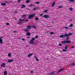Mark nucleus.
I'll list each match as a JSON object with an SVG mask.
<instances>
[{
	"label": "nucleus",
	"mask_w": 75,
	"mask_h": 75,
	"mask_svg": "<svg viewBox=\"0 0 75 75\" xmlns=\"http://www.w3.org/2000/svg\"><path fill=\"white\" fill-rule=\"evenodd\" d=\"M35 40V38H33L30 41V42H29V43L30 44H32V45L34 44H35L34 42H33V41H34Z\"/></svg>",
	"instance_id": "obj_1"
},
{
	"label": "nucleus",
	"mask_w": 75,
	"mask_h": 75,
	"mask_svg": "<svg viewBox=\"0 0 75 75\" xmlns=\"http://www.w3.org/2000/svg\"><path fill=\"white\" fill-rule=\"evenodd\" d=\"M34 17H35V14H33L29 15L28 18V19H31V18H33Z\"/></svg>",
	"instance_id": "obj_2"
},
{
	"label": "nucleus",
	"mask_w": 75,
	"mask_h": 75,
	"mask_svg": "<svg viewBox=\"0 0 75 75\" xmlns=\"http://www.w3.org/2000/svg\"><path fill=\"white\" fill-rule=\"evenodd\" d=\"M61 42L63 44H65V43H67V44H69V43H70V41L69 40H66L64 41H62Z\"/></svg>",
	"instance_id": "obj_3"
},
{
	"label": "nucleus",
	"mask_w": 75,
	"mask_h": 75,
	"mask_svg": "<svg viewBox=\"0 0 75 75\" xmlns=\"http://www.w3.org/2000/svg\"><path fill=\"white\" fill-rule=\"evenodd\" d=\"M6 63H3L2 64L1 67H6Z\"/></svg>",
	"instance_id": "obj_4"
},
{
	"label": "nucleus",
	"mask_w": 75,
	"mask_h": 75,
	"mask_svg": "<svg viewBox=\"0 0 75 75\" xmlns=\"http://www.w3.org/2000/svg\"><path fill=\"white\" fill-rule=\"evenodd\" d=\"M43 17L45 18H49L50 17V16L48 15H44Z\"/></svg>",
	"instance_id": "obj_5"
},
{
	"label": "nucleus",
	"mask_w": 75,
	"mask_h": 75,
	"mask_svg": "<svg viewBox=\"0 0 75 75\" xmlns=\"http://www.w3.org/2000/svg\"><path fill=\"white\" fill-rule=\"evenodd\" d=\"M64 38L65 37H69V35L68 33H65L64 35Z\"/></svg>",
	"instance_id": "obj_6"
},
{
	"label": "nucleus",
	"mask_w": 75,
	"mask_h": 75,
	"mask_svg": "<svg viewBox=\"0 0 75 75\" xmlns=\"http://www.w3.org/2000/svg\"><path fill=\"white\" fill-rule=\"evenodd\" d=\"M24 30L25 32H28L29 31H30V30H29L28 28H25Z\"/></svg>",
	"instance_id": "obj_7"
},
{
	"label": "nucleus",
	"mask_w": 75,
	"mask_h": 75,
	"mask_svg": "<svg viewBox=\"0 0 75 75\" xmlns=\"http://www.w3.org/2000/svg\"><path fill=\"white\" fill-rule=\"evenodd\" d=\"M13 61H14V60L13 59H10L8 61V62H9V63L12 62H13Z\"/></svg>",
	"instance_id": "obj_8"
},
{
	"label": "nucleus",
	"mask_w": 75,
	"mask_h": 75,
	"mask_svg": "<svg viewBox=\"0 0 75 75\" xmlns=\"http://www.w3.org/2000/svg\"><path fill=\"white\" fill-rule=\"evenodd\" d=\"M27 28H28L30 30V29H31V26L30 25H28L27 26Z\"/></svg>",
	"instance_id": "obj_9"
},
{
	"label": "nucleus",
	"mask_w": 75,
	"mask_h": 75,
	"mask_svg": "<svg viewBox=\"0 0 75 75\" xmlns=\"http://www.w3.org/2000/svg\"><path fill=\"white\" fill-rule=\"evenodd\" d=\"M1 6H6V4L4 3H1Z\"/></svg>",
	"instance_id": "obj_10"
},
{
	"label": "nucleus",
	"mask_w": 75,
	"mask_h": 75,
	"mask_svg": "<svg viewBox=\"0 0 75 75\" xmlns=\"http://www.w3.org/2000/svg\"><path fill=\"white\" fill-rule=\"evenodd\" d=\"M55 2H54L51 6L52 7H54V6H55Z\"/></svg>",
	"instance_id": "obj_11"
},
{
	"label": "nucleus",
	"mask_w": 75,
	"mask_h": 75,
	"mask_svg": "<svg viewBox=\"0 0 75 75\" xmlns=\"http://www.w3.org/2000/svg\"><path fill=\"white\" fill-rule=\"evenodd\" d=\"M33 55V53L29 54L28 56V57H30Z\"/></svg>",
	"instance_id": "obj_12"
},
{
	"label": "nucleus",
	"mask_w": 75,
	"mask_h": 75,
	"mask_svg": "<svg viewBox=\"0 0 75 75\" xmlns=\"http://www.w3.org/2000/svg\"><path fill=\"white\" fill-rule=\"evenodd\" d=\"M25 5H21V8H25Z\"/></svg>",
	"instance_id": "obj_13"
},
{
	"label": "nucleus",
	"mask_w": 75,
	"mask_h": 75,
	"mask_svg": "<svg viewBox=\"0 0 75 75\" xmlns=\"http://www.w3.org/2000/svg\"><path fill=\"white\" fill-rule=\"evenodd\" d=\"M3 40L1 38H0V43L1 44H3Z\"/></svg>",
	"instance_id": "obj_14"
},
{
	"label": "nucleus",
	"mask_w": 75,
	"mask_h": 75,
	"mask_svg": "<svg viewBox=\"0 0 75 75\" xmlns=\"http://www.w3.org/2000/svg\"><path fill=\"white\" fill-rule=\"evenodd\" d=\"M64 69L62 68L60 70H59L58 71H57V73H59V72H61V71H63Z\"/></svg>",
	"instance_id": "obj_15"
},
{
	"label": "nucleus",
	"mask_w": 75,
	"mask_h": 75,
	"mask_svg": "<svg viewBox=\"0 0 75 75\" xmlns=\"http://www.w3.org/2000/svg\"><path fill=\"white\" fill-rule=\"evenodd\" d=\"M30 33L29 32H27L26 33V35L28 36H30Z\"/></svg>",
	"instance_id": "obj_16"
},
{
	"label": "nucleus",
	"mask_w": 75,
	"mask_h": 75,
	"mask_svg": "<svg viewBox=\"0 0 75 75\" xmlns=\"http://www.w3.org/2000/svg\"><path fill=\"white\" fill-rule=\"evenodd\" d=\"M55 74V72H51L50 73L49 75H53L54 74Z\"/></svg>",
	"instance_id": "obj_17"
},
{
	"label": "nucleus",
	"mask_w": 75,
	"mask_h": 75,
	"mask_svg": "<svg viewBox=\"0 0 75 75\" xmlns=\"http://www.w3.org/2000/svg\"><path fill=\"white\" fill-rule=\"evenodd\" d=\"M34 57H35V58L36 60V61H39L38 59V58H37V57H36V56H34Z\"/></svg>",
	"instance_id": "obj_18"
},
{
	"label": "nucleus",
	"mask_w": 75,
	"mask_h": 75,
	"mask_svg": "<svg viewBox=\"0 0 75 75\" xmlns=\"http://www.w3.org/2000/svg\"><path fill=\"white\" fill-rule=\"evenodd\" d=\"M38 20H39V18H38L37 17H36L35 18V21H38Z\"/></svg>",
	"instance_id": "obj_19"
},
{
	"label": "nucleus",
	"mask_w": 75,
	"mask_h": 75,
	"mask_svg": "<svg viewBox=\"0 0 75 75\" xmlns=\"http://www.w3.org/2000/svg\"><path fill=\"white\" fill-rule=\"evenodd\" d=\"M60 38H64V37L65 38V37L64 36V35H60Z\"/></svg>",
	"instance_id": "obj_20"
},
{
	"label": "nucleus",
	"mask_w": 75,
	"mask_h": 75,
	"mask_svg": "<svg viewBox=\"0 0 75 75\" xmlns=\"http://www.w3.org/2000/svg\"><path fill=\"white\" fill-rule=\"evenodd\" d=\"M21 24H22V22H19L18 23V24H19V25H21Z\"/></svg>",
	"instance_id": "obj_21"
},
{
	"label": "nucleus",
	"mask_w": 75,
	"mask_h": 75,
	"mask_svg": "<svg viewBox=\"0 0 75 75\" xmlns=\"http://www.w3.org/2000/svg\"><path fill=\"white\" fill-rule=\"evenodd\" d=\"M32 27L33 28H37V26L33 25L32 26Z\"/></svg>",
	"instance_id": "obj_22"
},
{
	"label": "nucleus",
	"mask_w": 75,
	"mask_h": 75,
	"mask_svg": "<svg viewBox=\"0 0 75 75\" xmlns=\"http://www.w3.org/2000/svg\"><path fill=\"white\" fill-rule=\"evenodd\" d=\"M27 16V15L25 14V15H23V16H22V18H23L24 17H25V16Z\"/></svg>",
	"instance_id": "obj_23"
},
{
	"label": "nucleus",
	"mask_w": 75,
	"mask_h": 75,
	"mask_svg": "<svg viewBox=\"0 0 75 75\" xmlns=\"http://www.w3.org/2000/svg\"><path fill=\"white\" fill-rule=\"evenodd\" d=\"M30 1L29 0H27L26 1V3H30Z\"/></svg>",
	"instance_id": "obj_24"
},
{
	"label": "nucleus",
	"mask_w": 75,
	"mask_h": 75,
	"mask_svg": "<svg viewBox=\"0 0 75 75\" xmlns=\"http://www.w3.org/2000/svg\"><path fill=\"white\" fill-rule=\"evenodd\" d=\"M7 71H5L4 72V75H7Z\"/></svg>",
	"instance_id": "obj_25"
},
{
	"label": "nucleus",
	"mask_w": 75,
	"mask_h": 75,
	"mask_svg": "<svg viewBox=\"0 0 75 75\" xmlns=\"http://www.w3.org/2000/svg\"><path fill=\"white\" fill-rule=\"evenodd\" d=\"M64 28H65V29H69V27H64Z\"/></svg>",
	"instance_id": "obj_26"
},
{
	"label": "nucleus",
	"mask_w": 75,
	"mask_h": 75,
	"mask_svg": "<svg viewBox=\"0 0 75 75\" xmlns=\"http://www.w3.org/2000/svg\"><path fill=\"white\" fill-rule=\"evenodd\" d=\"M50 34L51 35H52V34H54V33L53 32H51L50 33Z\"/></svg>",
	"instance_id": "obj_27"
},
{
	"label": "nucleus",
	"mask_w": 75,
	"mask_h": 75,
	"mask_svg": "<svg viewBox=\"0 0 75 75\" xmlns=\"http://www.w3.org/2000/svg\"><path fill=\"white\" fill-rule=\"evenodd\" d=\"M29 6L30 7H31V6H34V5H33L32 4H30Z\"/></svg>",
	"instance_id": "obj_28"
},
{
	"label": "nucleus",
	"mask_w": 75,
	"mask_h": 75,
	"mask_svg": "<svg viewBox=\"0 0 75 75\" xmlns=\"http://www.w3.org/2000/svg\"><path fill=\"white\" fill-rule=\"evenodd\" d=\"M19 20L21 21H24V20H22V19H19Z\"/></svg>",
	"instance_id": "obj_29"
},
{
	"label": "nucleus",
	"mask_w": 75,
	"mask_h": 75,
	"mask_svg": "<svg viewBox=\"0 0 75 75\" xmlns=\"http://www.w3.org/2000/svg\"><path fill=\"white\" fill-rule=\"evenodd\" d=\"M8 56L9 57H11V54L10 53H9L8 55Z\"/></svg>",
	"instance_id": "obj_30"
},
{
	"label": "nucleus",
	"mask_w": 75,
	"mask_h": 75,
	"mask_svg": "<svg viewBox=\"0 0 75 75\" xmlns=\"http://www.w3.org/2000/svg\"><path fill=\"white\" fill-rule=\"evenodd\" d=\"M68 35H69H69H72V33H69L68 34Z\"/></svg>",
	"instance_id": "obj_31"
},
{
	"label": "nucleus",
	"mask_w": 75,
	"mask_h": 75,
	"mask_svg": "<svg viewBox=\"0 0 75 75\" xmlns=\"http://www.w3.org/2000/svg\"><path fill=\"white\" fill-rule=\"evenodd\" d=\"M71 65H72V66H74V65H75V63H73L71 64Z\"/></svg>",
	"instance_id": "obj_32"
},
{
	"label": "nucleus",
	"mask_w": 75,
	"mask_h": 75,
	"mask_svg": "<svg viewBox=\"0 0 75 75\" xmlns=\"http://www.w3.org/2000/svg\"><path fill=\"white\" fill-rule=\"evenodd\" d=\"M67 48H68V45H67L65 47V50H67Z\"/></svg>",
	"instance_id": "obj_33"
},
{
	"label": "nucleus",
	"mask_w": 75,
	"mask_h": 75,
	"mask_svg": "<svg viewBox=\"0 0 75 75\" xmlns=\"http://www.w3.org/2000/svg\"><path fill=\"white\" fill-rule=\"evenodd\" d=\"M67 51V50L65 49L63 50V51H64V52H66V51Z\"/></svg>",
	"instance_id": "obj_34"
},
{
	"label": "nucleus",
	"mask_w": 75,
	"mask_h": 75,
	"mask_svg": "<svg viewBox=\"0 0 75 75\" xmlns=\"http://www.w3.org/2000/svg\"><path fill=\"white\" fill-rule=\"evenodd\" d=\"M69 1H71V2H74V1H75V0H69Z\"/></svg>",
	"instance_id": "obj_35"
},
{
	"label": "nucleus",
	"mask_w": 75,
	"mask_h": 75,
	"mask_svg": "<svg viewBox=\"0 0 75 75\" xmlns=\"http://www.w3.org/2000/svg\"><path fill=\"white\" fill-rule=\"evenodd\" d=\"M47 11H48V10H45V11H44L45 13H47Z\"/></svg>",
	"instance_id": "obj_36"
},
{
	"label": "nucleus",
	"mask_w": 75,
	"mask_h": 75,
	"mask_svg": "<svg viewBox=\"0 0 75 75\" xmlns=\"http://www.w3.org/2000/svg\"><path fill=\"white\" fill-rule=\"evenodd\" d=\"M24 21H26V22H27L28 21V19H26V20H24Z\"/></svg>",
	"instance_id": "obj_37"
},
{
	"label": "nucleus",
	"mask_w": 75,
	"mask_h": 75,
	"mask_svg": "<svg viewBox=\"0 0 75 75\" xmlns=\"http://www.w3.org/2000/svg\"><path fill=\"white\" fill-rule=\"evenodd\" d=\"M72 26H73V25H72V24H71V25H70L69 27H72Z\"/></svg>",
	"instance_id": "obj_38"
},
{
	"label": "nucleus",
	"mask_w": 75,
	"mask_h": 75,
	"mask_svg": "<svg viewBox=\"0 0 75 75\" xmlns=\"http://www.w3.org/2000/svg\"><path fill=\"white\" fill-rule=\"evenodd\" d=\"M6 25H10V24H9L8 23H6Z\"/></svg>",
	"instance_id": "obj_39"
},
{
	"label": "nucleus",
	"mask_w": 75,
	"mask_h": 75,
	"mask_svg": "<svg viewBox=\"0 0 75 75\" xmlns=\"http://www.w3.org/2000/svg\"><path fill=\"white\" fill-rule=\"evenodd\" d=\"M70 11H72V8H70Z\"/></svg>",
	"instance_id": "obj_40"
},
{
	"label": "nucleus",
	"mask_w": 75,
	"mask_h": 75,
	"mask_svg": "<svg viewBox=\"0 0 75 75\" xmlns=\"http://www.w3.org/2000/svg\"><path fill=\"white\" fill-rule=\"evenodd\" d=\"M40 2H36V4H40Z\"/></svg>",
	"instance_id": "obj_41"
},
{
	"label": "nucleus",
	"mask_w": 75,
	"mask_h": 75,
	"mask_svg": "<svg viewBox=\"0 0 75 75\" xmlns=\"http://www.w3.org/2000/svg\"><path fill=\"white\" fill-rule=\"evenodd\" d=\"M69 38H66V40H69Z\"/></svg>",
	"instance_id": "obj_42"
},
{
	"label": "nucleus",
	"mask_w": 75,
	"mask_h": 75,
	"mask_svg": "<svg viewBox=\"0 0 75 75\" xmlns=\"http://www.w3.org/2000/svg\"><path fill=\"white\" fill-rule=\"evenodd\" d=\"M59 46H62V44L59 43Z\"/></svg>",
	"instance_id": "obj_43"
},
{
	"label": "nucleus",
	"mask_w": 75,
	"mask_h": 75,
	"mask_svg": "<svg viewBox=\"0 0 75 75\" xmlns=\"http://www.w3.org/2000/svg\"><path fill=\"white\" fill-rule=\"evenodd\" d=\"M22 41H25V39H24V38L22 39Z\"/></svg>",
	"instance_id": "obj_44"
},
{
	"label": "nucleus",
	"mask_w": 75,
	"mask_h": 75,
	"mask_svg": "<svg viewBox=\"0 0 75 75\" xmlns=\"http://www.w3.org/2000/svg\"><path fill=\"white\" fill-rule=\"evenodd\" d=\"M21 0H19L18 1V3H20V1H21Z\"/></svg>",
	"instance_id": "obj_45"
},
{
	"label": "nucleus",
	"mask_w": 75,
	"mask_h": 75,
	"mask_svg": "<svg viewBox=\"0 0 75 75\" xmlns=\"http://www.w3.org/2000/svg\"><path fill=\"white\" fill-rule=\"evenodd\" d=\"M35 38H38V36H35Z\"/></svg>",
	"instance_id": "obj_46"
},
{
	"label": "nucleus",
	"mask_w": 75,
	"mask_h": 75,
	"mask_svg": "<svg viewBox=\"0 0 75 75\" xmlns=\"http://www.w3.org/2000/svg\"><path fill=\"white\" fill-rule=\"evenodd\" d=\"M43 15V14H40V16H42Z\"/></svg>",
	"instance_id": "obj_47"
},
{
	"label": "nucleus",
	"mask_w": 75,
	"mask_h": 75,
	"mask_svg": "<svg viewBox=\"0 0 75 75\" xmlns=\"http://www.w3.org/2000/svg\"><path fill=\"white\" fill-rule=\"evenodd\" d=\"M31 37L30 36L27 37V38H30Z\"/></svg>",
	"instance_id": "obj_48"
},
{
	"label": "nucleus",
	"mask_w": 75,
	"mask_h": 75,
	"mask_svg": "<svg viewBox=\"0 0 75 75\" xmlns=\"http://www.w3.org/2000/svg\"><path fill=\"white\" fill-rule=\"evenodd\" d=\"M74 48V47L73 46H72L71 47V48Z\"/></svg>",
	"instance_id": "obj_49"
},
{
	"label": "nucleus",
	"mask_w": 75,
	"mask_h": 75,
	"mask_svg": "<svg viewBox=\"0 0 75 75\" xmlns=\"http://www.w3.org/2000/svg\"><path fill=\"white\" fill-rule=\"evenodd\" d=\"M59 8H62V6H59Z\"/></svg>",
	"instance_id": "obj_50"
},
{
	"label": "nucleus",
	"mask_w": 75,
	"mask_h": 75,
	"mask_svg": "<svg viewBox=\"0 0 75 75\" xmlns=\"http://www.w3.org/2000/svg\"><path fill=\"white\" fill-rule=\"evenodd\" d=\"M30 73H33V71H30Z\"/></svg>",
	"instance_id": "obj_51"
},
{
	"label": "nucleus",
	"mask_w": 75,
	"mask_h": 75,
	"mask_svg": "<svg viewBox=\"0 0 75 75\" xmlns=\"http://www.w3.org/2000/svg\"><path fill=\"white\" fill-rule=\"evenodd\" d=\"M33 10H36V8H34L33 9Z\"/></svg>",
	"instance_id": "obj_52"
},
{
	"label": "nucleus",
	"mask_w": 75,
	"mask_h": 75,
	"mask_svg": "<svg viewBox=\"0 0 75 75\" xmlns=\"http://www.w3.org/2000/svg\"><path fill=\"white\" fill-rule=\"evenodd\" d=\"M69 21H72V19H70L69 20Z\"/></svg>",
	"instance_id": "obj_53"
},
{
	"label": "nucleus",
	"mask_w": 75,
	"mask_h": 75,
	"mask_svg": "<svg viewBox=\"0 0 75 75\" xmlns=\"http://www.w3.org/2000/svg\"><path fill=\"white\" fill-rule=\"evenodd\" d=\"M14 33H16V32H17V31H14Z\"/></svg>",
	"instance_id": "obj_54"
},
{
	"label": "nucleus",
	"mask_w": 75,
	"mask_h": 75,
	"mask_svg": "<svg viewBox=\"0 0 75 75\" xmlns=\"http://www.w3.org/2000/svg\"><path fill=\"white\" fill-rule=\"evenodd\" d=\"M3 37H1V38H3Z\"/></svg>",
	"instance_id": "obj_55"
},
{
	"label": "nucleus",
	"mask_w": 75,
	"mask_h": 75,
	"mask_svg": "<svg viewBox=\"0 0 75 75\" xmlns=\"http://www.w3.org/2000/svg\"><path fill=\"white\" fill-rule=\"evenodd\" d=\"M19 38V39H21V38Z\"/></svg>",
	"instance_id": "obj_56"
},
{
	"label": "nucleus",
	"mask_w": 75,
	"mask_h": 75,
	"mask_svg": "<svg viewBox=\"0 0 75 75\" xmlns=\"http://www.w3.org/2000/svg\"><path fill=\"white\" fill-rule=\"evenodd\" d=\"M52 23H54V21H52Z\"/></svg>",
	"instance_id": "obj_57"
},
{
	"label": "nucleus",
	"mask_w": 75,
	"mask_h": 75,
	"mask_svg": "<svg viewBox=\"0 0 75 75\" xmlns=\"http://www.w3.org/2000/svg\"><path fill=\"white\" fill-rule=\"evenodd\" d=\"M28 10H29V8H28Z\"/></svg>",
	"instance_id": "obj_58"
},
{
	"label": "nucleus",
	"mask_w": 75,
	"mask_h": 75,
	"mask_svg": "<svg viewBox=\"0 0 75 75\" xmlns=\"http://www.w3.org/2000/svg\"><path fill=\"white\" fill-rule=\"evenodd\" d=\"M9 75H10L9 74Z\"/></svg>",
	"instance_id": "obj_59"
}]
</instances>
